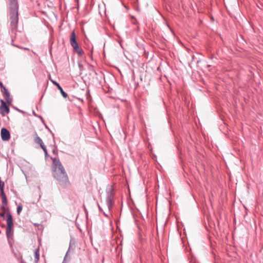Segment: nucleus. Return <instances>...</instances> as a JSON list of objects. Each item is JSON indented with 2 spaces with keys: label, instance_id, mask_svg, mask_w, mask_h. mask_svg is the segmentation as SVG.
Masks as SVG:
<instances>
[{
  "label": "nucleus",
  "instance_id": "f257e3e1",
  "mask_svg": "<svg viewBox=\"0 0 263 263\" xmlns=\"http://www.w3.org/2000/svg\"><path fill=\"white\" fill-rule=\"evenodd\" d=\"M107 196L106 197V204L107 206L108 212H110L114 204V189L112 185H107L106 189Z\"/></svg>",
  "mask_w": 263,
  "mask_h": 263
},
{
  "label": "nucleus",
  "instance_id": "f03ea898",
  "mask_svg": "<svg viewBox=\"0 0 263 263\" xmlns=\"http://www.w3.org/2000/svg\"><path fill=\"white\" fill-rule=\"evenodd\" d=\"M53 176L59 184L63 187H66L69 184L68 176L66 171L63 172H53Z\"/></svg>",
  "mask_w": 263,
  "mask_h": 263
},
{
  "label": "nucleus",
  "instance_id": "7ed1b4c3",
  "mask_svg": "<svg viewBox=\"0 0 263 263\" xmlns=\"http://www.w3.org/2000/svg\"><path fill=\"white\" fill-rule=\"evenodd\" d=\"M7 228H6V236L9 239L13 235V217L10 213H8L7 214Z\"/></svg>",
  "mask_w": 263,
  "mask_h": 263
},
{
  "label": "nucleus",
  "instance_id": "20e7f679",
  "mask_svg": "<svg viewBox=\"0 0 263 263\" xmlns=\"http://www.w3.org/2000/svg\"><path fill=\"white\" fill-rule=\"evenodd\" d=\"M10 25L12 29H17L18 21V13H10Z\"/></svg>",
  "mask_w": 263,
  "mask_h": 263
},
{
  "label": "nucleus",
  "instance_id": "39448f33",
  "mask_svg": "<svg viewBox=\"0 0 263 263\" xmlns=\"http://www.w3.org/2000/svg\"><path fill=\"white\" fill-rule=\"evenodd\" d=\"M10 13H18V4L17 0H9Z\"/></svg>",
  "mask_w": 263,
  "mask_h": 263
},
{
  "label": "nucleus",
  "instance_id": "423d86ee",
  "mask_svg": "<svg viewBox=\"0 0 263 263\" xmlns=\"http://www.w3.org/2000/svg\"><path fill=\"white\" fill-rule=\"evenodd\" d=\"M4 98L5 99L7 103L11 105L12 102V98L10 97V93L7 88H4L2 90Z\"/></svg>",
  "mask_w": 263,
  "mask_h": 263
},
{
  "label": "nucleus",
  "instance_id": "0eeeda50",
  "mask_svg": "<svg viewBox=\"0 0 263 263\" xmlns=\"http://www.w3.org/2000/svg\"><path fill=\"white\" fill-rule=\"evenodd\" d=\"M1 138L4 141H7L10 138V132L5 127H3L1 129Z\"/></svg>",
  "mask_w": 263,
  "mask_h": 263
},
{
  "label": "nucleus",
  "instance_id": "6e6552de",
  "mask_svg": "<svg viewBox=\"0 0 263 263\" xmlns=\"http://www.w3.org/2000/svg\"><path fill=\"white\" fill-rule=\"evenodd\" d=\"M50 81L53 85H54L55 86H57L58 89L60 90L61 94L63 96V97L64 98H66L68 97V95L66 92H65L63 90L62 87L60 86L59 83L58 82H57V81H55L53 80H52V79H51Z\"/></svg>",
  "mask_w": 263,
  "mask_h": 263
},
{
  "label": "nucleus",
  "instance_id": "1a4fd4ad",
  "mask_svg": "<svg viewBox=\"0 0 263 263\" xmlns=\"http://www.w3.org/2000/svg\"><path fill=\"white\" fill-rule=\"evenodd\" d=\"M4 104L0 105V114L2 116H5L6 114H8L10 112V108L6 102H4Z\"/></svg>",
  "mask_w": 263,
  "mask_h": 263
},
{
  "label": "nucleus",
  "instance_id": "9d476101",
  "mask_svg": "<svg viewBox=\"0 0 263 263\" xmlns=\"http://www.w3.org/2000/svg\"><path fill=\"white\" fill-rule=\"evenodd\" d=\"M70 44L71 47L78 44L74 31H72L70 36Z\"/></svg>",
  "mask_w": 263,
  "mask_h": 263
},
{
  "label": "nucleus",
  "instance_id": "9b49d317",
  "mask_svg": "<svg viewBox=\"0 0 263 263\" xmlns=\"http://www.w3.org/2000/svg\"><path fill=\"white\" fill-rule=\"evenodd\" d=\"M50 158L52 160L53 170L55 169V167H58V165L61 166V162L58 157H50Z\"/></svg>",
  "mask_w": 263,
  "mask_h": 263
},
{
  "label": "nucleus",
  "instance_id": "f8f14e48",
  "mask_svg": "<svg viewBox=\"0 0 263 263\" xmlns=\"http://www.w3.org/2000/svg\"><path fill=\"white\" fill-rule=\"evenodd\" d=\"M73 50L76 52L79 56H81L84 54L83 50L79 47V44L72 47Z\"/></svg>",
  "mask_w": 263,
  "mask_h": 263
},
{
  "label": "nucleus",
  "instance_id": "ddd939ff",
  "mask_svg": "<svg viewBox=\"0 0 263 263\" xmlns=\"http://www.w3.org/2000/svg\"><path fill=\"white\" fill-rule=\"evenodd\" d=\"M1 197H2V202L3 205H7L8 201H7V198L6 195L5 194V192L1 193Z\"/></svg>",
  "mask_w": 263,
  "mask_h": 263
},
{
  "label": "nucleus",
  "instance_id": "4468645a",
  "mask_svg": "<svg viewBox=\"0 0 263 263\" xmlns=\"http://www.w3.org/2000/svg\"><path fill=\"white\" fill-rule=\"evenodd\" d=\"M53 172H63L65 171V170L62 163H61V166L58 165V167H55V169L53 170Z\"/></svg>",
  "mask_w": 263,
  "mask_h": 263
},
{
  "label": "nucleus",
  "instance_id": "2eb2a0df",
  "mask_svg": "<svg viewBox=\"0 0 263 263\" xmlns=\"http://www.w3.org/2000/svg\"><path fill=\"white\" fill-rule=\"evenodd\" d=\"M75 248H76V246H75L74 241L73 240H72V239H70L69 248L67 251H68V252H69L70 250L71 249V250H73L75 249Z\"/></svg>",
  "mask_w": 263,
  "mask_h": 263
},
{
  "label": "nucleus",
  "instance_id": "dca6fc26",
  "mask_svg": "<svg viewBox=\"0 0 263 263\" xmlns=\"http://www.w3.org/2000/svg\"><path fill=\"white\" fill-rule=\"evenodd\" d=\"M40 249L39 248H36L35 249L34 251V258L35 260L36 261H38L40 259V253H39Z\"/></svg>",
  "mask_w": 263,
  "mask_h": 263
},
{
  "label": "nucleus",
  "instance_id": "f3484780",
  "mask_svg": "<svg viewBox=\"0 0 263 263\" xmlns=\"http://www.w3.org/2000/svg\"><path fill=\"white\" fill-rule=\"evenodd\" d=\"M36 137L34 138V142L38 144L39 145H41V144H43V142L42 140L41 139L40 137L37 136L36 133H35Z\"/></svg>",
  "mask_w": 263,
  "mask_h": 263
},
{
  "label": "nucleus",
  "instance_id": "a211bd4d",
  "mask_svg": "<svg viewBox=\"0 0 263 263\" xmlns=\"http://www.w3.org/2000/svg\"><path fill=\"white\" fill-rule=\"evenodd\" d=\"M22 209H23V206H22V204H20L17 206L16 211H17V214L18 215H20V213L22 211Z\"/></svg>",
  "mask_w": 263,
  "mask_h": 263
},
{
  "label": "nucleus",
  "instance_id": "6ab92c4d",
  "mask_svg": "<svg viewBox=\"0 0 263 263\" xmlns=\"http://www.w3.org/2000/svg\"><path fill=\"white\" fill-rule=\"evenodd\" d=\"M13 42H14L13 40H12L11 44L13 46H14V47H17V48H18L23 49V47H21V46H18V45H16L14 44L13 43ZM23 49H25V50H28V49H28V48H23Z\"/></svg>",
  "mask_w": 263,
  "mask_h": 263
},
{
  "label": "nucleus",
  "instance_id": "aec40b11",
  "mask_svg": "<svg viewBox=\"0 0 263 263\" xmlns=\"http://www.w3.org/2000/svg\"><path fill=\"white\" fill-rule=\"evenodd\" d=\"M191 263H199L198 261L193 256L189 258Z\"/></svg>",
  "mask_w": 263,
  "mask_h": 263
},
{
  "label": "nucleus",
  "instance_id": "412c9836",
  "mask_svg": "<svg viewBox=\"0 0 263 263\" xmlns=\"http://www.w3.org/2000/svg\"><path fill=\"white\" fill-rule=\"evenodd\" d=\"M68 251H67L64 257V259L62 261V263H66V259H67V255H68Z\"/></svg>",
  "mask_w": 263,
  "mask_h": 263
},
{
  "label": "nucleus",
  "instance_id": "4be33fe9",
  "mask_svg": "<svg viewBox=\"0 0 263 263\" xmlns=\"http://www.w3.org/2000/svg\"><path fill=\"white\" fill-rule=\"evenodd\" d=\"M68 251H67L64 257V259L62 261V263H66V259H67V255H68Z\"/></svg>",
  "mask_w": 263,
  "mask_h": 263
},
{
  "label": "nucleus",
  "instance_id": "5701e85b",
  "mask_svg": "<svg viewBox=\"0 0 263 263\" xmlns=\"http://www.w3.org/2000/svg\"><path fill=\"white\" fill-rule=\"evenodd\" d=\"M0 88H1V90L4 89V88H6L5 86H4V85L1 81H0Z\"/></svg>",
  "mask_w": 263,
  "mask_h": 263
},
{
  "label": "nucleus",
  "instance_id": "b1692460",
  "mask_svg": "<svg viewBox=\"0 0 263 263\" xmlns=\"http://www.w3.org/2000/svg\"><path fill=\"white\" fill-rule=\"evenodd\" d=\"M0 217H3V219H4L6 217L5 213H4V212L0 213Z\"/></svg>",
  "mask_w": 263,
  "mask_h": 263
},
{
  "label": "nucleus",
  "instance_id": "393cba45",
  "mask_svg": "<svg viewBox=\"0 0 263 263\" xmlns=\"http://www.w3.org/2000/svg\"><path fill=\"white\" fill-rule=\"evenodd\" d=\"M52 153L57 156H58V152H57V149H52Z\"/></svg>",
  "mask_w": 263,
  "mask_h": 263
},
{
  "label": "nucleus",
  "instance_id": "a878e982",
  "mask_svg": "<svg viewBox=\"0 0 263 263\" xmlns=\"http://www.w3.org/2000/svg\"><path fill=\"white\" fill-rule=\"evenodd\" d=\"M78 66L80 68V70H82V69L83 67V65L82 64H81L80 63H78Z\"/></svg>",
  "mask_w": 263,
  "mask_h": 263
},
{
  "label": "nucleus",
  "instance_id": "bb28decb",
  "mask_svg": "<svg viewBox=\"0 0 263 263\" xmlns=\"http://www.w3.org/2000/svg\"><path fill=\"white\" fill-rule=\"evenodd\" d=\"M14 108L20 112H24L23 110L17 108V107H14Z\"/></svg>",
  "mask_w": 263,
  "mask_h": 263
},
{
  "label": "nucleus",
  "instance_id": "cd10ccee",
  "mask_svg": "<svg viewBox=\"0 0 263 263\" xmlns=\"http://www.w3.org/2000/svg\"><path fill=\"white\" fill-rule=\"evenodd\" d=\"M40 147H41L42 149H43V148L46 147V146L44 145V143H43V144H41V145H40Z\"/></svg>",
  "mask_w": 263,
  "mask_h": 263
},
{
  "label": "nucleus",
  "instance_id": "c85d7f7f",
  "mask_svg": "<svg viewBox=\"0 0 263 263\" xmlns=\"http://www.w3.org/2000/svg\"><path fill=\"white\" fill-rule=\"evenodd\" d=\"M44 153H45V158H47V157H49V154L48 153V152H46Z\"/></svg>",
  "mask_w": 263,
  "mask_h": 263
},
{
  "label": "nucleus",
  "instance_id": "c756f323",
  "mask_svg": "<svg viewBox=\"0 0 263 263\" xmlns=\"http://www.w3.org/2000/svg\"><path fill=\"white\" fill-rule=\"evenodd\" d=\"M98 206L99 211L101 212H103V211L102 209L101 208V207L100 206V205L99 204H98Z\"/></svg>",
  "mask_w": 263,
  "mask_h": 263
},
{
  "label": "nucleus",
  "instance_id": "7c9ffc66",
  "mask_svg": "<svg viewBox=\"0 0 263 263\" xmlns=\"http://www.w3.org/2000/svg\"><path fill=\"white\" fill-rule=\"evenodd\" d=\"M48 130L52 134V136L53 138H54V134L51 132V130L49 128H48Z\"/></svg>",
  "mask_w": 263,
  "mask_h": 263
},
{
  "label": "nucleus",
  "instance_id": "2f4dec72",
  "mask_svg": "<svg viewBox=\"0 0 263 263\" xmlns=\"http://www.w3.org/2000/svg\"><path fill=\"white\" fill-rule=\"evenodd\" d=\"M102 212H103V214L105 215V216H106V217H108V214H106L104 211H103Z\"/></svg>",
  "mask_w": 263,
  "mask_h": 263
},
{
  "label": "nucleus",
  "instance_id": "473e14b6",
  "mask_svg": "<svg viewBox=\"0 0 263 263\" xmlns=\"http://www.w3.org/2000/svg\"><path fill=\"white\" fill-rule=\"evenodd\" d=\"M0 102H1V105H4V102H5L4 101V100H3V99H1V100H0Z\"/></svg>",
  "mask_w": 263,
  "mask_h": 263
},
{
  "label": "nucleus",
  "instance_id": "72a5a7b5",
  "mask_svg": "<svg viewBox=\"0 0 263 263\" xmlns=\"http://www.w3.org/2000/svg\"><path fill=\"white\" fill-rule=\"evenodd\" d=\"M241 39L243 40L245 42H246V41L244 39L242 35H240Z\"/></svg>",
  "mask_w": 263,
  "mask_h": 263
},
{
  "label": "nucleus",
  "instance_id": "f704fd0d",
  "mask_svg": "<svg viewBox=\"0 0 263 263\" xmlns=\"http://www.w3.org/2000/svg\"><path fill=\"white\" fill-rule=\"evenodd\" d=\"M42 149L43 150V151H44V153H45V152H47V149H46V147H45V148H43V149Z\"/></svg>",
  "mask_w": 263,
  "mask_h": 263
},
{
  "label": "nucleus",
  "instance_id": "c9c22d12",
  "mask_svg": "<svg viewBox=\"0 0 263 263\" xmlns=\"http://www.w3.org/2000/svg\"><path fill=\"white\" fill-rule=\"evenodd\" d=\"M243 207L246 210H247V206L245 204H243Z\"/></svg>",
  "mask_w": 263,
  "mask_h": 263
},
{
  "label": "nucleus",
  "instance_id": "e433bc0d",
  "mask_svg": "<svg viewBox=\"0 0 263 263\" xmlns=\"http://www.w3.org/2000/svg\"><path fill=\"white\" fill-rule=\"evenodd\" d=\"M1 209H3V210H5V206L4 205L1 206Z\"/></svg>",
  "mask_w": 263,
  "mask_h": 263
},
{
  "label": "nucleus",
  "instance_id": "4c0bfd02",
  "mask_svg": "<svg viewBox=\"0 0 263 263\" xmlns=\"http://www.w3.org/2000/svg\"><path fill=\"white\" fill-rule=\"evenodd\" d=\"M33 114L34 116H37L36 113L34 111L33 112Z\"/></svg>",
  "mask_w": 263,
  "mask_h": 263
},
{
  "label": "nucleus",
  "instance_id": "58836bf2",
  "mask_svg": "<svg viewBox=\"0 0 263 263\" xmlns=\"http://www.w3.org/2000/svg\"><path fill=\"white\" fill-rule=\"evenodd\" d=\"M39 225V224H37V223H34V226H38Z\"/></svg>",
  "mask_w": 263,
  "mask_h": 263
},
{
  "label": "nucleus",
  "instance_id": "ea45409f",
  "mask_svg": "<svg viewBox=\"0 0 263 263\" xmlns=\"http://www.w3.org/2000/svg\"><path fill=\"white\" fill-rule=\"evenodd\" d=\"M45 127H46V128H47V129H48V128H48V127L47 126H46V125H45Z\"/></svg>",
  "mask_w": 263,
  "mask_h": 263
},
{
  "label": "nucleus",
  "instance_id": "a19ab883",
  "mask_svg": "<svg viewBox=\"0 0 263 263\" xmlns=\"http://www.w3.org/2000/svg\"><path fill=\"white\" fill-rule=\"evenodd\" d=\"M247 215V211L246 212L245 215H244V216L245 217Z\"/></svg>",
  "mask_w": 263,
  "mask_h": 263
}]
</instances>
